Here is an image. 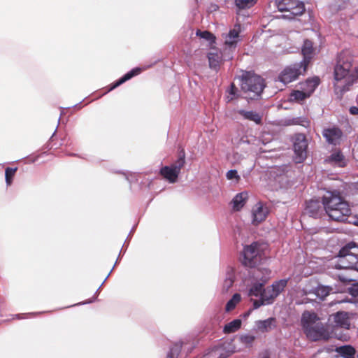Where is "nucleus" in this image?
<instances>
[{
	"label": "nucleus",
	"instance_id": "f3484780",
	"mask_svg": "<svg viewBox=\"0 0 358 358\" xmlns=\"http://www.w3.org/2000/svg\"><path fill=\"white\" fill-rule=\"evenodd\" d=\"M324 207L318 200H310L306 202L305 212L310 217L317 218L323 213Z\"/></svg>",
	"mask_w": 358,
	"mask_h": 358
},
{
	"label": "nucleus",
	"instance_id": "5701e85b",
	"mask_svg": "<svg viewBox=\"0 0 358 358\" xmlns=\"http://www.w3.org/2000/svg\"><path fill=\"white\" fill-rule=\"evenodd\" d=\"M318 320V318L315 313H310L309 312H304L302 315L301 317V324L303 330H306V329L309 328L311 326L315 325L317 324V321Z\"/></svg>",
	"mask_w": 358,
	"mask_h": 358
},
{
	"label": "nucleus",
	"instance_id": "0eeeda50",
	"mask_svg": "<svg viewBox=\"0 0 358 358\" xmlns=\"http://www.w3.org/2000/svg\"><path fill=\"white\" fill-rule=\"evenodd\" d=\"M319 84L320 79L317 77L307 80L304 85L306 87H303V91L293 90L289 96V101L301 103L312 94Z\"/></svg>",
	"mask_w": 358,
	"mask_h": 358
},
{
	"label": "nucleus",
	"instance_id": "37998d69",
	"mask_svg": "<svg viewBox=\"0 0 358 358\" xmlns=\"http://www.w3.org/2000/svg\"><path fill=\"white\" fill-rule=\"evenodd\" d=\"M263 305H266V301L264 300H263L262 296L260 297V299L254 300V301H253V308L254 309H257Z\"/></svg>",
	"mask_w": 358,
	"mask_h": 358
},
{
	"label": "nucleus",
	"instance_id": "9d476101",
	"mask_svg": "<svg viewBox=\"0 0 358 358\" xmlns=\"http://www.w3.org/2000/svg\"><path fill=\"white\" fill-rule=\"evenodd\" d=\"M240 32L241 26L239 24H236L227 34H222V37L224 40V51L232 55L238 43L241 41Z\"/></svg>",
	"mask_w": 358,
	"mask_h": 358
},
{
	"label": "nucleus",
	"instance_id": "4d7b16f0",
	"mask_svg": "<svg viewBox=\"0 0 358 358\" xmlns=\"http://www.w3.org/2000/svg\"><path fill=\"white\" fill-rule=\"evenodd\" d=\"M115 265H113V266L112 267V268H111V271H113V269L115 268ZM111 273V272H110L109 273Z\"/></svg>",
	"mask_w": 358,
	"mask_h": 358
},
{
	"label": "nucleus",
	"instance_id": "6e6d98bb",
	"mask_svg": "<svg viewBox=\"0 0 358 358\" xmlns=\"http://www.w3.org/2000/svg\"><path fill=\"white\" fill-rule=\"evenodd\" d=\"M115 265H113V266L112 267V268H111V271H113V269L115 268ZM111 273V272H110L109 273Z\"/></svg>",
	"mask_w": 358,
	"mask_h": 358
},
{
	"label": "nucleus",
	"instance_id": "f257e3e1",
	"mask_svg": "<svg viewBox=\"0 0 358 358\" xmlns=\"http://www.w3.org/2000/svg\"><path fill=\"white\" fill-rule=\"evenodd\" d=\"M322 205L332 220L344 222L351 213L350 206L338 191H327L322 196Z\"/></svg>",
	"mask_w": 358,
	"mask_h": 358
},
{
	"label": "nucleus",
	"instance_id": "8fccbe9b",
	"mask_svg": "<svg viewBox=\"0 0 358 358\" xmlns=\"http://www.w3.org/2000/svg\"><path fill=\"white\" fill-rule=\"evenodd\" d=\"M15 318L21 319L22 317H21V315L20 314H17V315H15Z\"/></svg>",
	"mask_w": 358,
	"mask_h": 358
},
{
	"label": "nucleus",
	"instance_id": "5fc2aeb1",
	"mask_svg": "<svg viewBox=\"0 0 358 358\" xmlns=\"http://www.w3.org/2000/svg\"><path fill=\"white\" fill-rule=\"evenodd\" d=\"M115 265H113V266L112 267V268H111V271H113V269L115 268ZM111 273V272H110L109 273Z\"/></svg>",
	"mask_w": 358,
	"mask_h": 358
},
{
	"label": "nucleus",
	"instance_id": "7c9ffc66",
	"mask_svg": "<svg viewBox=\"0 0 358 358\" xmlns=\"http://www.w3.org/2000/svg\"><path fill=\"white\" fill-rule=\"evenodd\" d=\"M185 164V154L184 150H181L179 152L178 158L177 160L173 163L171 166L177 171L178 173H180L181 169L184 166Z\"/></svg>",
	"mask_w": 358,
	"mask_h": 358
},
{
	"label": "nucleus",
	"instance_id": "20e7f679",
	"mask_svg": "<svg viewBox=\"0 0 358 358\" xmlns=\"http://www.w3.org/2000/svg\"><path fill=\"white\" fill-rule=\"evenodd\" d=\"M264 87V80L258 75L248 73L242 79L241 89L248 94L249 99H257Z\"/></svg>",
	"mask_w": 358,
	"mask_h": 358
},
{
	"label": "nucleus",
	"instance_id": "a19ab883",
	"mask_svg": "<svg viewBox=\"0 0 358 358\" xmlns=\"http://www.w3.org/2000/svg\"><path fill=\"white\" fill-rule=\"evenodd\" d=\"M255 338L254 336L249 335V334L243 335L240 337V340H241V343H243L244 344H247V345L252 344V342L254 341Z\"/></svg>",
	"mask_w": 358,
	"mask_h": 358
},
{
	"label": "nucleus",
	"instance_id": "6e6552de",
	"mask_svg": "<svg viewBox=\"0 0 358 358\" xmlns=\"http://www.w3.org/2000/svg\"><path fill=\"white\" fill-rule=\"evenodd\" d=\"M294 159L296 163L303 162L307 157L308 140L303 134H296L293 138Z\"/></svg>",
	"mask_w": 358,
	"mask_h": 358
},
{
	"label": "nucleus",
	"instance_id": "2eb2a0df",
	"mask_svg": "<svg viewBox=\"0 0 358 358\" xmlns=\"http://www.w3.org/2000/svg\"><path fill=\"white\" fill-rule=\"evenodd\" d=\"M322 136L329 144L336 145L341 141L343 132L339 128L333 127L324 129Z\"/></svg>",
	"mask_w": 358,
	"mask_h": 358
},
{
	"label": "nucleus",
	"instance_id": "423d86ee",
	"mask_svg": "<svg viewBox=\"0 0 358 358\" xmlns=\"http://www.w3.org/2000/svg\"><path fill=\"white\" fill-rule=\"evenodd\" d=\"M262 245L257 242L245 245L243 250L242 264L248 267L253 268L262 260Z\"/></svg>",
	"mask_w": 358,
	"mask_h": 358
},
{
	"label": "nucleus",
	"instance_id": "c85d7f7f",
	"mask_svg": "<svg viewBox=\"0 0 358 358\" xmlns=\"http://www.w3.org/2000/svg\"><path fill=\"white\" fill-rule=\"evenodd\" d=\"M234 282V273L232 268H229L227 274L226 278L224 280L223 285H222V290L223 292H228L229 289L232 287Z\"/></svg>",
	"mask_w": 358,
	"mask_h": 358
},
{
	"label": "nucleus",
	"instance_id": "79ce46f5",
	"mask_svg": "<svg viewBox=\"0 0 358 358\" xmlns=\"http://www.w3.org/2000/svg\"><path fill=\"white\" fill-rule=\"evenodd\" d=\"M226 176L228 180L236 179V180H238L240 179V176H238L237 171L235 169H231L227 171Z\"/></svg>",
	"mask_w": 358,
	"mask_h": 358
},
{
	"label": "nucleus",
	"instance_id": "c03bdc74",
	"mask_svg": "<svg viewBox=\"0 0 358 358\" xmlns=\"http://www.w3.org/2000/svg\"><path fill=\"white\" fill-rule=\"evenodd\" d=\"M350 293L353 296L358 297V282L351 288Z\"/></svg>",
	"mask_w": 358,
	"mask_h": 358
},
{
	"label": "nucleus",
	"instance_id": "4be33fe9",
	"mask_svg": "<svg viewBox=\"0 0 358 358\" xmlns=\"http://www.w3.org/2000/svg\"><path fill=\"white\" fill-rule=\"evenodd\" d=\"M141 72V68H134L132 70L127 72L125 75H124L121 78L114 83L112 86L110 87L109 90H113L115 88L117 87L120 85L123 84L124 82L130 80L135 76L138 75Z\"/></svg>",
	"mask_w": 358,
	"mask_h": 358
},
{
	"label": "nucleus",
	"instance_id": "13d9d810",
	"mask_svg": "<svg viewBox=\"0 0 358 358\" xmlns=\"http://www.w3.org/2000/svg\"><path fill=\"white\" fill-rule=\"evenodd\" d=\"M357 358H358V355H357Z\"/></svg>",
	"mask_w": 358,
	"mask_h": 358
},
{
	"label": "nucleus",
	"instance_id": "cd10ccee",
	"mask_svg": "<svg viewBox=\"0 0 358 358\" xmlns=\"http://www.w3.org/2000/svg\"><path fill=\"white\" fill-rule=\"evenodd\" d=\"M287 279H281L280 280L274 282L271 285V290L277 297L286 287L287 285Z\"/></svg>",
	"mask_w": 358,
	"mask_h": 358
},
{
	"label": "nucleus",
	"instance_id": "9b49d317",
	"mask_svg": "<svg viewBox=\"0 0 358 358\" xmlns=\"http://www.w3.org/2000/svg\"><path fill=\"white\" fill-rule=\"evenodd\" d=\"M306 336L314 341L319 340H328L329 338V333L324 328L321 322H317L313 326L304 330Z\"/></svg>",
	"mask_w": 358,
	"mask_h": 358
},
{
	"label": "nucleus",
	"instance_id": "39448f33",
	"mask_svg": "<svg viewBox=\"0 0 358 358\" xmlns=\"http://www.w3.org/2000/svg\"><path fill=\"white\" fill-rule=\"evenodd\" d=\"M275 5L279 11L287 13L281 15L280 17L289 20L305 11L304 3L299 0H275Z\"/></svg>",
	"mask_w": 358,
	"mask_h": 358
},
{
	"label": "nucleus",
	"instance_id": "a211bd4d",
	"mask_svg": "<svg viewBox=\"0 0 358 358\" xmlns=\"http://www.w3.org/2000/svg\"><path fill=\"white\" fill-rule=\"evenodd\" d=\"M325 162L337 167H345L346 166V159L340 150H336L331 153L325 159Z\"/></svg>",
	"mask_w": 358,
	"mask_h": 358
},
{
	"label": "nucleus",
	"instance_id": "f704fd0d",
	"mask_svg": "<svg viewBox=\"0 0 358 358\" xmlns=\"http://www.w3.org/2000/svg\"><path fill=\"white\" fill-rule=\"evenodd\" d=\"M257 0H235V5L239 10L250 8L255 5Z\"/></svg>",
	"mask_w": 358,
	"mask_h": 358
},
{
	"label": "nucleus",
	"instance_id": "72a5a7b5",
	"mask_svg": "<svg viewBox=\"0 0 358 358\" xmlns=\"http://www.w3.org/2000/svg\"><path fill=\"white\" fill-rule=\"evenodd\" d=\"M182 349V343H176L173 344L167 353L166 358H178Z\"/></svg>",
	"mask_w": 358,
	"mask_h": 358
},
{
	"label": "nucleus",
	"instance_id": "a878e982",
	"mask_svg": "<svg viewBox=\"0 0 358 358\" xmlns=\"http://www.w3.org/2000/svg\"><path fill=\"white\" fill-rule=\"evenodd\" d=\"M336 351L343 358H355V350L350 345H344L336 348Z\"/></svg>",
	"mask_w": 358,
	"mask_h": 358
},
{
	"label": "nucleus",
	"instance_id": "603ef678",
	"mask_svg": "<svg viewBox=\"0 0 358 358\" xmlns=\"http://www.w3.org/2000/svg\"><path fill=\"white\" fill-rule=\"evenodd\" d=\"M250 315V311L244 314V317H248Z\"/></svg>",
	"mask_w": 358,
	"mask_h": 358
},
{
	"label": "nucleus",
	"instance_id": "412c9836",
	"mask_svg": "<svg viewBox=\"0 0 358 358\" xmlns=\"http://www.w3.org/2000/svg\"><path fill=\"white\" fill-rule=\"evenodd\" d=\"M275 319L269 317L264 320H258L256 322V327L257 329L262 332H268L275 327Z\"/></svg>",
	"mask_w": 358,
	"mask_h": 358
},
{
	"label": "nucleus",
	"instance_id": "4468645a",
	"mask_svg": "<svg viewBox=\"0 0 358 358\" xmlns=\"http://www.w3.org/2000/svg\"><path fill=\"white\" fill-rule=\"evenodd\" d=\"M268 214V209L262 202H257L252 209V223L257 225L263 222Z\"/></svg>",
	"mask_w": 358,
	"mask_h": 358
},
{
	"label": "nucleus",
	"instance_id": "473e14b6",
	"mask_svg": "<svg viewBox=\"0 0 358 358\" xmlns=\"http://www.w3.org/2000/svg\"><path fill=\"white\" fill-rule=\"evenodd\" d=\"M196 35L197 36H199L201 38H203L208 41L210 46L215 43V36L212 33L208 31H201L200 30H198L196 33Z\"/></svg>",
	"mask_w": 358,
	"mask_h": 358
},
{
	"label": "nucleus",
	"instance_id": "ea45409f",
	"mask_svg": "<svg viewBox=\"0 0 358 358\" xmlns=\"http://www.w3.org/2000/svg\"><path fill=\"white\" fill-rule=\"evenodd\" d=\"M233 143L237 147H240L243 144H249V140L246 136H243L241 137H236L232 140Z\"/></svg>",
	"mask_w": 358,
	"mask_h": 358
},
{
	"label": "nucleus",
	"instance_id": "aec40b11",
	"mask_svg": "<svg viewBox=\"0 0 358 358\" xmlns=\"http://www.w3.org/2000/svg\"><path fill=\"white\" fill-rule=\"evenodd\" d=\"M160 174L170 183H174L180 173L171 166H165L160 169Z\"/></svg>",
	"mask_w": 358,
	"mask_h": 358
},
{
	"label": "nucleus",
	"instance_id": "09e8293b",
	"mask_svg": "<svg viewBox=\"0 0 358 358\" xmlns=\"http://www.w3.org/2000/svg\"><path fill=\"white\" fill-rule=\"evenodd\" d=\"M110 273L108 275V276L104 279L103 282H102V284L101 285V286L98 288V289L96 290V293L98 292V291L99 290L100 287L102 286V285L104 283L105 281H106V279L108 278V277L109 276Z\"/></svg>",
	"mask_w": 358,
	"mask_h": 358
},
{
	"label": "nucleus",
	"instance_id": "dca6fc26",
	"mask_svg": "<svg viewBox=\"0 0 358 358\" xmlns=\"http://www.w3.org/2000/svg\"><path fill=\"white\" fill-rule=\"evenodd\" d=\"M263 273H265L266 276L262 277L261 278V282H256L251 285L248 291V296L262 297V294L263 293L264 289V285L270 278L269 275L271 274V271L267 268H264Z\"/></svg>",
	"mask_w": 358,
	"mask_h": 358
},
{
	"label": "nucleus",
	"instance_id": "c9c22d12",
	"mask_svg": "<svg viewBox=\"0 0 358 358\" xmlns=\"http://www.w3.org/2000/svg\"><path fill=\"white\" fill-rule=\"evenodd\" d=\"M241 299V296L239 294H234L232 298L226 304V311L229 312L233 310L236 307V304L240 302Z\"/></svg>",
	"mask_w": 358,
	"mask_h": 358
},
{
	"label": "nucleus",
	"instance_id": "bb28decb",
	"mask_svg": "<svg viewBox=\"0 0 358 358\" xmlns=\"http://www.w3.org/2000/svg\"><path fill=\"white\" fill-rule=\"evenodd\" d=\"M333 288L330 286L318 285L315 289L314 293L316 296L322 300L324 299L331 292Z\"/></svg>",
	"mask_w": 358,
	"mask_h": 358
},
{
	"label": "nucleus",
	"instance_id": "ddd939ff",
	"mask_svg": "<svg viewBox=\"0 0 358 358\" xmlns=\"http://www.w3.org/2000/svg\"><path fill=\"white\" fill-rule=\"evenodd\" d=\"M329 323L335 327H341L348 329L350 327L348 313L344 311H338L329 315Z\"/></svg>",
	"mask_w": 358,
	"mask_h": 358
},
{
	"label": "nucleus",
	"instance_id": "1a4fd4ad",
	"mask_svg": "<svg viewBox=\"0 0 358 358\" xmlns=\"http://www.w3.org/2000/svg\"><path fill=\"white\" fill-rule=\"evenodd\" d=\"M304 71L303 63H296L285 67L280 73L278 79L286 85L296 80Z\"/></svg>",
	"mask_w": 358,
	"mask_h": 358
},
{
	"label": "nucleus",
	"instance_id": "49530a36",
	"mask_svg": "<svg viewBox=\"0 0 358 358\" xmlns=\"http://www.w3.org/2000/svg\"><path fill=\"white\" fill-rule=\"evenodd\" d=\"M350 113L352 115H358V108L355 106L350 107Z\"/></svg>",
	"mask_w": 358,
	"mask_h": 358
},
{
	"label": "nucleus",
	"instance_id": "f8f14e48",
	"mask_svg": "<svg viewBox=\"0 0 358 358\" xmlns=\"http://www.w3.org/2000/svg\"><path fill=\"white\" fill-rule=\"evenodd\" d=\"M232 58L233 55L231 53H228L227 51H224V50L222 53H220L216 49H213L208 54L210 68L215 71L219 68L222 60L229 61L232 59Z\"/></svg>",
	"mask_w": 358,
	"mask_h": 358
},
{
	"label": "nucleus",
	"instance_id": "a18cd8bd",
	"mask_svg": "<svg viewBox=\"0 0 358 358\" xmlns=\"http://www.w3.org/2000/svg\"><path fill=\"white\" fill-rule=\"evenodd\" d=\"M338 277H339L340 280L343 282H350L352 280V278H350L349 276H347V275H339Z\"/></svg>",
	"mask_w": 358,
	"mask_h": 358
},
{
	"label": "nucleus",
	"instance_id": "6ab92c4d",
	"mask_svg": "<svg viewBox=\"0 0 358 358\" xmlns=\"http://www.w3.org/2000/svg\"><path fill=\"white\" fill-rule=\"evenodd\" d=\"M301 52L303 55V60L301 63H303V71H306V66L309 62L313 52V44L311 41L308 39L304 41Z\"/></svg>",
	"mask_w": 358,
	"mask_h": 358
},
{
	"label": "nucleus",
	"instance_id": "f03ea898",
	"mask_svg": "<svg viewBox=\"0 0 358 358\" xmlns=\"http://www.w3.org/2000/svg\"><path fill=\"white\" fill-rule=\"evenodd\" d=\"M351 63L338 59L334 68V88L335 94L341 99L350 90L355 80V76L350 72Z\"/></svg>",
	"mask_w": 358,
	"mask_h": 358
},
{
	"label": "nucleus",
	"instance_id": "c756f323",
	"mask_svg": "<svg viewBox=\"0 0 358 358\" xmlns=\"http://www.w3.org/2000/svg\"><path fill=\"white\" fill-rule=\"evenodd\" d=\"M241 326V320L240 319H236L233 321L227 324L223 329V331L225 334H230L240 329Z\"/></svg>",
	"mask_w": 358,
	"mask_h": 358
},
{
	"label": "nucleus",
	"instance_id": "4c0bfd02",
	"mask_svg": "<svg viewBox=\"0 0 358 358\" xmlns=\"http://www.w3.org/2000/svg\"><path fill=\"white\" fill-rule=\"evenodd\" d=\"M227 92L229 94L226 96V99L227 102H229L236 97L238 89L232 83Z\"/></svg>",
	"mask_w": 358,
	"mask_h": 358
},
{
	"label": "nucleus",
	"instance_id": "864d4df0",
	"mask_svg": "<svg viewBox=\"0 0 358 358\" xmlns=\"http://www.w3.org/2000/svg\"><path fill=\"white\" fill-rule=\"evenodd\" d=\"M115 265H113V266L112 267V268H111V271H113V269L115 268ZM111 273V272H110L109 273Z\"/></svg>",
	"mask_w": 358,
	"mask_h": 358
},
{
	"label": "nucleus",
	"instance_id": "58836bf2",
	"mask_svg": "<svg viewBox=\"0 0 358 358\" xmlns=\"http://www.w3.org/2000/svg\"><path fill=\"white\" fill-rule=\"evenodd\" d=\"M289 124H299L301 125L304 127H307L309 126V121L304 117H296L289 120Z\"/></svg>",
	"mask_w": 358,
	"mask_h": 358
},
{
	"label": "nucleus",
	"instance_id": "b1692460",
	"mask_svg": "<svg viewBox=\"0 0 358 358\" xmlns=\"http://www.w3.org/2000/svg\"><path fill=\"white\" fill-rule=\"evenodd\" d=\"M247 199L248 193L246 192L237 194L232 200L233 208L240 210L244 206Z\"/></svg>",
	"mask_w": 358,
	"mask_h": 358
},
{
	"label": "nucleus",
	"instance_id": "de8ad7c7",
	"mask_svg": "<svg viewBox=\"0 0 358 358\" xmlns=\"http://www.w3.org/2000/svg\"><path fill=\"white\" fill-rule=\"evenodd\" d=\"M95 301V297H94L92 299H90L88 301H84V302H82V303H80L79 304H87V303H92Z\"/></svg>",
	"mask_w": 358,
	"mask_h": 358
},
{
	"label": "nucleus",
	"instance_id": "7ed1b4c3",
	"mask_svg": "<svg viewBox=\"0 0 358 358\" xmlns=\"http://www.w3.org/2000/svg\"><path fill=\"white\" fill-rule=\"evenodd\" d=\"M334 267L337 269H353L358 271V245L350 243L342 248Z\"/></svg>",
	"mask_w": 358,
	"mask_h": 358
},
{
	"label": "nucleus",
	"instance_id": "2f4dec72",
	"mask_svg": "<svg viewBox=\"0 0 358 358\" xmlns=\"http://www.w3.org/2000/svg\"><path fill=\"white\" fill-rule=\"evenodd\" d=\"M262 296L267 305L272 304L276 298L274 293H273V291L271 290V286L267 287L266 288H264Z\"/></svg>",
	"mask_w": 358,
	"mask_h": 358
},
{
	"label": "nucleus",
	"instance_id": "3c124183",
	"mask_svg": "<svg viewBox=\"0 0 358 358\" xmlns=\"http://www.w3.org/2000/svg\"><path fill=\"white\" fill-rule=\"evenodd\" d=\"M262 358H270V357H269L268 355L265 354V355H264L262 357Z\"/></svg>",
	"mask_w": 358,
	"mask_h": 358
},
{
	"label": "nucleus",
	"instance_id": "e433bc0d",
	"mask_svg": "<svg viewBox=\"0 0 358 358\" xmlns=\"http://www.w3.org/2000/svg\"><path fill=\"white\" fill-rule=\"evenodd\" d=\"M17 171V168H10L8 167L6 169L5 171V178H6V182L7 185H10L12 182V178L15 175V171Z\"/></svg>",
	"mask_w": 358,
	"mask_h": 358
},
{
	"label": "nucleus",
	"instance_id": "393cba45",
	"mask_svg": "<svg viewBox=\"0 0 358 358\" xmlns=\"http://www.w3.org/2000/svg\"><path fill=\"white\" fill-rule=\"evenodd\" d=\"M238 113L240 114L245 120L252 121L256 124H260L262 122L261 115L255 111L238 110Z\"/></svg>",
	"mask_w": 358,
	"mask_h": 358
}]
</instances>
